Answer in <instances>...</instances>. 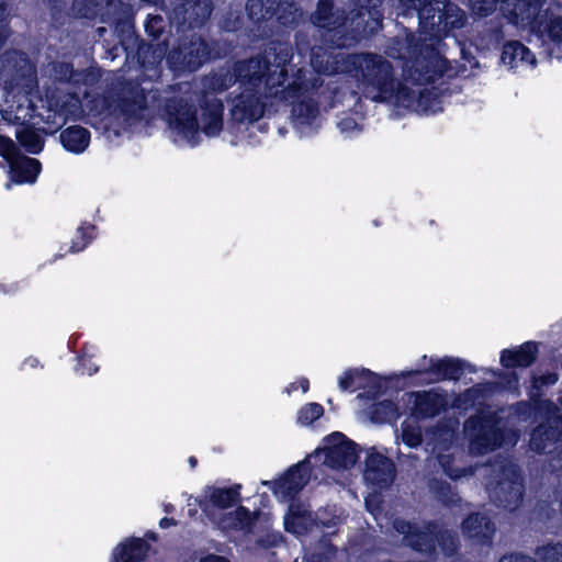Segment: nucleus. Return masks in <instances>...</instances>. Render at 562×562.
Returning a JSON list of instances; mask_svg holds the SVG:
<instances>
[{
  "label": "nucleus",
  "instance_id": "1",
  "mask_svg": "<svg viewBox=\"0 0 562 562\" xmlns=\"http://www.w3.org/2000/svg\"><path fill=\"white\" fill-rule=\"evenodd\" d=\"M270 55H273V71L267 78L268 95L292 106L293 119L302 125H311L319 113L318 103L306 97L312 90L318 89L323 80L306 78L303 67L291 65L293 47L289 42L274 40L270 42Z\"/></svg>",
  "mask_w": 562,
  "mask_h": 562
},
{
  "label": "nucleus",
  "instance_id": "2",
  "mask_svg": "<svg viewBox=\"0 0 562 562\" xmlns=\"http://www.w3.org/2000/svg\"><path fill=\"white\" fill-rule=\"evenodd\" d=\"M341 71L355 78L362 94L374 102L412 103L415 99V91L396 77L393 64L380 54H349L342 59Z\"/></svg>",
  "mask_w": 562,
  "mask_h": 562
},
{
  "label": "nucleus",
  "instance_id": "3",
  "mask_svg": "<svg viewBox=\"0 0 562 562\" xmlns=\"http://www.w3.org/2000/svg\"><path fill=\"white\" fill-rule=\"evenodd\" d=\"M270 43L263 54L239 60L234 65L235 81L241 91L231 99V119L235 123H255L265 115V99L268 95L267 78L272 75L273 55L269 54Z\"/></svg>",
  "mask_w": 562,
  "mask_h": 562
},
{
  "label": "nucleus",
  "instance_id": "4",
  "mask_svg": "<svg viewBox=\"0 0 562 562\" xmlns=\"http://www.w3.org/2000/svg\"><path fill=\"white\" fill-rule=\"evenodd\" d=\"M405 41L411 75L416 82L432 83L446 74L448 60L440 54L435 43H427L414 34H408Z\"/></svg>",
  "mask_w": 562,
  "mask_h": 562
},
{
  "label": "nucleus",
  "instance_id": "5",
  "mask_svg": "<svg viewBox=\"0 0 562 562\" xmlns=\"http://www.w3.org/2000/svg\"><path fill=\"white\" fill-rule=\"evenodd\" d=\"M501 417L488 406L477 408L476 413L464 420L463 431L470 448L479 454L494 451L504 442Z\"/></svg>",
  "mask_w": 562,
  "mask_h": 562
},
{
  "label": "nucleus",
  "instance_id": "6",
  "mask_svg": "<svg viewBox=\"0 0 562 562\" xmlns=\"http://www.w3.org/2000/svg\"><path fill=\"white\" fill-rule=\"evenodd\" d=\"M214 57L210 43L192 33L177 38L167 55V64L175 74L194 72Z\"/></svg>",
  "mask_w": 562,
  "mask_h": 562
},
{
  "label": "nucleus",
  "instance_id": "7",
  "mask_svg": "<svg viewBox=\"0 0 562 562\" xmlns=\"http://www.w3.org/2000/svg\"><path fill=\"white\" fill-rule=\"evenodd\" d=\"M383 0H351L347 14L342 11L341 29L360 40L376 34L383 25Z\"/></svg>",
  "mask_w": 562,
  "mask_h": 562
},
{
  "label": "nucleus",
  "instance_id": "8",
  "mask_svg": "<svg viewBox=\"0 0 562 562\" xmlns=\"http://www.w3.org/2000/svg\"><path fill=\"white\" fill-rule=\"evenodd\" d=\"M422 30L439 41L465 23L464 11L449 0H435L432 8L424 9Z\"/></svg>",
  "mask_w": 562,
  "mask_h": 562
},
{
  "label": "nucleus",
  "instance_id": "9",
  "mask_svg": "<svg viewBox=\"0 0 562 562\" xmlns=\"http://www.w3.org/2000/svg\"><path fill=\"white\" fill-rule=\"evenodd\" d=\"M525 484L520 470L515 464L503 465L498 480L490 495L494 504L507 512H515L522 503Z\"/></svg>",
  "mask_w": 562,
  "mask_h": 562
},
{
  "label": "nucleus",
  "instance_id": "10",
  "mask_svg": "<svg viewBox=\"0 0 562 562\" xmlns=\"http://www.w3.org/2000/svg\"><path fill=\"white\" fill-rule=\"evenodd\" d=\"M164 111L170 128L187 140L196 143L200 125L193 102L182 97H170L165 101Z\"/></svg>",
  "mask_w": 562,
  "mask_h": 562
},
{
  "label": "nucleus",
  "instance_id": "11",
  "mask_svg": "<svg viewBox=\"0 0 562 562\" xmlns=\"http://www.w3.org/2000/svg\"><path fill=\"white\" fill-rule=\"evenodd\" d=\"M394 379L397 380V376H382L370 369L350 368L339 376L338 385L344 392L366 390L368 397L375 400L390 387Z\"/></svg>",
  "mask_w": 562,
  "mask_h": 562
},
{
  "label": "nucleus",
  "instance_id": "12",
  "mask_svg": "<svg viewBox=\"0 0 562 562\" xmlns=\"http://www.w3.org/2000/svg\"><path fill=\"white\" fill-rule=\"evenodd\" d=\"M326 446L322 450L324 464L333 470H348L359 460V446L340 431L325 437Z\"/></svg>",
  "mask_w": 562,
  "mask_h": 562
},
{
  "label": "nucleus",
  "instance_id": "13",
  "mask_svg": "<svg viewBox=\"0 0 562 562\" xmlns=\"http://www.w3.org/2000/svg\"><path fill=\"white\" fill-rule=\"evenodd\" d=\"M108 12L102 23L113 29L119 44L127 50L137 40L132 5L122 0H108Z\"/></svg>",
  "mask_w": 562,
  "mask_h": 562
},
{
  "label": "nucleus",
  "instance_id": "14",
  "mask_svg": "<svg viewBox=\"0 0 562 562\" xmlns=\"http://www.w3.org/2000/svg\"><path fill=\"white\" fill-rule=\"evenodd\" d=\"M398 533L403 535L405 543L413 550L428 557L436 554V530L437 520H426L423 526L405 519H398L394 522Z\"/></svg>",
  "mask_w": 562,
  "mask_h": 562
},
{
  "label": "nucleus",
  "instance_id": "15",
  "mask_svg": "<svg viewBox=\"0 0 562 562\" xmlns=\"http://www.w3.org/2000/svg\"><path fill=\"white\" fill-rule=\"evenodd\" d=\"M311 463L308 459L299 461L274 481H263L276 496L293 501L308 484L311 480Z\"/></svg>",
  "mask_w": 562,
  "mask_h": 562
},
{
  "label": "nucleus",
  "instance_id": "16",
  "mask_svg": "<svg viewBox=\"0 0 562 562\" xmlns=\"http://www.w3.org/2000/svg\"><path fill=\"white\" fill-rule=\"evenodd\" d=\"M465 372L476 373L477 369L464 359L445 356L437 359L430 358L427 368L408 371L406 374L403 373V376L425 374L431 376L430 381L432 382L459 381Z\"/></svg>",
  "mask_w": 562,
  "mask_h": 562
},
{
  "label": "nucleus",
  "instance_id": "17",
  "mask_svg": "<svg viewBox=\"0 0 562 562\" xmlns=\"http://www.w3.org/2000/svg\"><path fill=\"white\" fill-rule=\"evenodd\" d=\"M396 468L394 462L374 448L364 462L363 479L375 491H385L394 482Z\"/></svg>",
  "mask_w": 562,
  "mask_h": 562
},
{
  "label": "nucleus",
  "instance_id": "18",
  "mask_svg": "<svg viewBox=\"0 0 562 562\" xmlns=\"http://www.w3.org/2000/svg\"><path fill=\"white\" fill-rule=\"evenodd\" d=\"M199 108L201 112L202 126L200 130L207 137H215L223 131L224 103L216 95L204 91L200 95Z\"/></svg>",
  "mask_w": 562,
  "mask_h": 562
},
{
  "label": "nucleus",
  "instance_id": "19",
  "mask_svg": "<svg viewBox=\"0 0 562 562\" xmlns=\"http://www.w3.org/2000/svg\"><path fill=\"white\" fill-rule=\"evenodd\" d=\"M120 112L128 117H136L147 109V92L138 81L124 80L116 93Z\"/></svg>",
  "mask_w": 562,
  "mask_h": 562
},
{
  "label": "nucleus",
  "instance_id": "20",
  "mask_svg": "<svg viewBox=\"0 0 562 562\" xmlns=\"http://www.w3.org/2000/svg\"><path fill=\"white\" fill-rule=\"evenodd\" d=\"M411 415L417 420L431 419L448 409L447 396L435 390L412 392Z\"/></svg>",
  "mask_w": 562,
  "mask_h": 562
},
{
  "label": "nucleus",
  "instance_id": "21",
  "mask_svg": "<svg viewBox=\"0 0 562 562\" xmlns=\"http://www.w3.org/2000/svg\"><path fill=\"white\" fill-rule=\"evenodd\" d=\"M562 440V417L554 416L537 425L530 434L529 447L539 454L548 450Z\"/></svg>",
  "mask_w": 562,
  "mask_h": 562
},
{
  "label": "nucleus",
  "instance_id": "22",
  "mask_svg": "<svg viewBox=\"0 0 562 562\" xmlns=\"http://www.w3.org/2000/svg\"><path fill=\"white\" fill-rule=\"evenodd\" d=\"M214 10L212 0H186L176 10L179 24L188 30L203 27Z\"/></svg>",
  "mask_w": 562,
  "mask_h": 562
},
{
  "label": "nucleus",
  "instance_id": "23",
  "mask_svg": "<svg viewBox=\"0 0 562 562\" xmlns=\"http://www.w3.org/2000/svg\"><path fill=\"white\" fill-rule=\"evenodd\" d=\"M530 32L542 43L562 45V15L546 9L541 16L536 18L529 25Z\"/></svg>",
  "mask_w": 562,
  "mask_h": 562
},
{
  "label": "nucleus",
  "instance_id": "24",
  "mask_svg": "<svg viewBox=\"0 0 562 562\" xmlns=\"http://www.w3.org/2000/svg\"><path fill=\"white\" fill-rule=\"evenodd\" d=\"M463 535L480 544H490L496 531L494 521L479 512L470 513L462 521Z\"/></svg>",
  "mask_w": 562,
  "mask_h": 562
},
{
  "label": "nucleus",
  "instance_id": "25",
  "mask_svg": "<svg viewBox=\"0 0 562 562\" xmlns=\"http://www.w3.org/2000/svg\"><path fill=\"white\" fill-rule=\"evenodd\" d=\"M539 353V344L533 340L522 342L516 348H506L501 351V364L505 369L529 368Z\"/></svg>",
  "mask_w": 562,
  "mask_h": 562
},
{
  "label": "nucleus",
  "instance_id": "26",
  "mask_svg": "<svg viewBox=\"0 0 562 562\" xmlns=\"http://www.w3.org/2000/svg\"><path fill=\"white\" fill-rule=\"evenodd\" d=\"M149 551L145 539L131 537L113 549L111 562H146Z\"/></svg>",
  "mask_w": 562,
  "mask_h": 562
},
{
  "label": "nucleus",
  "instance_id": "27",
  "mask_svg": "<svg viewBox=\"0 0 562 562\" xmlns=\"http://www.w3.org/2000/svg\"><path fill=\"white\" fill-rule=\"evenodd\" d=\"M311 22L329 32L338 31L344 25L342 12L335 11L334 0H318L316 10L311 14Z\"/></svg>",
  "mask_w": 562,
  "mask_h": 562
},
{
  "label": "nucleus",
  "instance_id": "28",
  "mask_svg": "<svg viewBox=\"0 0 562 562\" xmlns=\"http://www.w3.org/2000/svg\"><path fill=\"white\" fill-rule=\"evenodd\" d=\"M9 166L11 179L19 184L34 183L42 170V164L38 159L21 154Z\"/></svg>",
  "mask_w": 562,
  "mask_h": 562
},
{
  "label": "nucleus",
  "instance_id": "29",
  "mask_svg": "<svg viewBox=\"0 0 562 562\" xmlns=\"http://www.w3.org/2000/svg\"><path fill=\"white\" fill-rule=\"evenodd\" d=\"M91 133L81 125H70L59 133V142L65 150L79 155L82 154L90 144Z\"/></svg>",
  "mask_w": 562,
  "mask_h": 562
},
{
  "label": "nucleus",
  "instance_id": "30",
  "mask_svg": "<svg viewBox=\"0 0 562 562\" xmlns=\"http://www.w3.org/2000/svg\"><path fill=\"white\" fill-rule=\"evenodd\" d=\"M46 134L44 128H37L33 124L23 123L15 132L19 145L29 154L38 155L45 146Z\"/></svg>",
  "mask_w": 562,
  "mask_h": 562
},
{
  "label": "nucleus",
  "instance_id": "31",
  "mask_svg": "<svg viewBox=\"0 0 562 562\" xmlns=\"http://www.w3.org/2000/svg\"><path fill=\"white\" fill-rule=\"evenodd\" d=\"M273 7V20L282 26L294 29L299 25L302 18V10L299 4L293 0H270Z\"/></svg>",
  "mask_w": 562,
  "mask_h": 562
},
{
  "label": "nucleus",
  "instance_id": "32",
  "mask_svg": "<svg viewBox=\"0 0 562 562\" xmlns=\"http://www.w3.org/2000/svg\"><path fill=\"white\" fill-rule=\"evenodd\" d=\"M70 10L76 19L102 23L109 13L108 0H72Z\"/></svg>",
  "mask_w": 562,
  "mask_h": 562
},
{
  "label": "nucleus",
  "instance_id": "33",
  "mask_svg": "<svg viewBox=\"0 0 562 562\" xmlns=\"http://www.w3.org/2000/svg\"><path fill=\"white\" fill-rule=\"evenodd\" d=\"M240 484L228 487L210 486L206 502L218 509H227L241 502Z\"/></svg>",
  "mask_w": 562,
  "mask_h": 562
},
{
  "label": "nucleus",
  "instance_id": "34",
  "mask_svg": "<svg viewBox=\"0 0 562 562\" xmlns=\"http://www.w3.org/2000/svg\"><path fill=\"white\" fill-rule=\"evenodd\" d=\"M254 521L252 513L247 507L239 505L235 510L221 516L218 527L223 530H249Z\"/></svg>",
  "mask_w": 562,
  "mask_h": 562
},
{
  "label": "nucleus",
  "instance_id": "35",
  "mask_svg": "<svg viewBox=\"0 0 562 562\" xmlns=\"http://www.w3.org/2000/svg\"><path fill=\"white\" fill-rule=\"evenodd\" d=\"M429 492L445 507L452 508L461 504V497L450 483L442 479L431 477L427 483Z\"/></svg>",
  "mask_w": 562,
  "mask_h": 562
},
{
  "label": "nucleus",
  "instance_id": "36",
  "mask_svg": "<svg viewBox=\"0 0 562 562\" xmlns=\"http://www.w3.org/2000/svg\"><path fill=\"white\" fill-rule=\"evenodd\" d=\"M501 60L503 64L517 67L518 63H528L535 60L531 50L519 41L506 42L503 46Z\"/></svg>",
  "mask_w": 562,
  "mask_h": 562
},
{
  "label": "nucleus",
  "instance_id": "37",
  "mask_svg": "<svg viewBox=\"0 0 562 562\" xmlns=\"http://www.w3.org/2000/svg\"><path fill=\"white\" fill-rule=\"evenodd\" d=\"M370 419L376 424L396 422L401 417L398 404L393 400L374 402L369 409Z\"/></svg>",
  "mask_w": 562,
  "mask_h": 562
},
{
  "label": "nucleus",
  "instance_id": "38",
  "mask_svg": "<svg viewBox=\"0 0 562 562\" xmlns=\"http://www.w3.org/2000/svg\"><path fill=\"white\" fill-rule=\"evenodd\" d=\"M544 3L546 0H516L513 14L521 23L529 26L536 18L541 16L544 11L542 10Z\"/></svg>",
  "mask_w": 562,
  "mask_h": 562
},
{
  "label": "nucleus",
  "instance_id": "39",
  "mask_svg": "<svg viewBox=\"0 0 562 562\" xmlns=\"http://www.w3.org/2000/svg\"><path fill=\"white\" fill-rule=\"evenodd\" d=\"M270 0H247L246 2V13L248 19L258 26H261L262 23H267L273 20V9L271 7Z\"/></svg>",
  "mask_w": 562,
  "mask_h": 562
},
{
  "label": "nucleus",
  "instance_id": "40",
  "mask_svg": "<svg viewBox=\"0 0 562 562\" xmlns=\"http://www.w3.org/2000/svg\"><path fill=\"white\" fill-rule=\"evenodd\" d=\"M331 59H334V56L322 47L314 48L311 52V65L319 75H334L338 72L339 67Z\"/></svg>",
  "mask_w": 562,
  "mask_h": 562
},
{
  "label": "nucleus",
  "instance_id": "41",
  "mask_svg": "<svg viewBox=\"0 0 562 562\" xmlns=\"http://www.w3.org/2000/svg\"><path fill=\"white\" fill-rule=\"evenodd\" d=\"M439 547L445 557L451 558L458 553L460 548L459 538L449 529L443 528L439 522L436 530V548Z\"/></svg>",
  "mask_w": 562,
  "mask_h": 562
},
{
  "label": "nucleus",
  "instance_id": "42",
  "mask_svg": "<svg viewBox=\"0 0 562 562\" xmlns=\"http://www.w3.org/2000/svg\"><path fill=\"white\" fill-rule=\"evenodd\" d=\"M97 227L89 222H82L76 231L71 240L69 252H80L95 238Z\"/></svg>",
  "mask_w": 562,
  "mask_h": 562
},
{
  "label": "nucleus",
  "instance_id": "43",
  "mask_svg": "<svg viewBox=\"0 0 562 562\" xmlns=\"http://www.w3.org/2000/svg\"><path fill=\"white\" fill-rule=\"evenodd\" d=\"M403 15L416 14L419 26L422 27L424 19L422 13L424 9L432 8L435 0H398Z\"/></svg>",
  "mask_w": 562,
  "mask_h": 562
},
{
  "label": "nucleus",
  "instance_id": "44",
  "mask_svg": "<svg viewBox=\"0 0 562 562\" xmlns=\"http://www.w3.org/2000/svg\"><path fill=\"white\" fill-rule=\"evenodd\" d=\"M417 102V105L425 112H432L435 113L438 109H440L441 104V95L440 93L436 92L434 89H423L417 98L413 101Z\"/></svg>",
  "mask_w": 562,
  "mask_h": 562
},
{
  "label": "nucleus",
  "instance_id": "45",
  "mask_svg": "<svg viewBox=\"0 0 562 562\" xmlns=\"http://www.w3.org/2000/svg\"><path fill=\"white\" fill-rule=\"evenodd\" d=\"M479 396L480 391L475 386L469 387L453 397L451 407L465 413L475 405Z\"/></svg>",
  "mask_w": 562,
  "mask_h": 562
},
{
  "label": "nucleus",
  "instance_id": "46",
  "mask_svg": "<svg viewBox=\"0 0 562 562\" xmlns=\"http://www.w3.org/2000/svg\"><path fill=\"white\" fill-rule=\"evenodd\" d=\"M307 515L305 509H302L300 506H295L294 504L290 505L289 515L284 519L285 530L293 533L301 532L300 529L304 530L305 526L301 522Z\"/></svg>",
  "mask_w": 562,
  "mask_h": 562
},
{
  "label": "nucleus",
  "instance_id": "47",
  "mask_svg": "<svg viewBox=\"0 0 562 562\" xmlns=\"http://www.w3.org/2000/svg\"><path fill=\"white\" fill-rule=\"evenodd\" d=\"M540 562H562V543L549 542L536 549Z\"/></svg>",
  "mask_w": 562,
  "mask_h": 562
},
{
  "label": "nucleus",
  "instance_id": "48",
  "mask_svg": "<svg viewBox=\"0 0 562 562\" xmlns=\"http://www.w3.org/2000/svg\"><path fill=\"white\" fill-rule=\"evenodd\" d=\"M324 415V407L318 403H307L297 413V422L308 426Z\"/></svg>",
  "mask_w": 562,
  "mask_h": 562
},
{
  "label": "nucleus",
  "instance_id": "49",
  "mask_svg": "<svg viewBox=\"0 0 562 562\" xmlns=\"http://www.w3.org/2000/svg\"><path fill=\"white\" fill-rule=\"evenodd\" d=\"M167 23L165 19L159 15L149 14L145 22V32L153 41H160L166 33Z\"/></svg>",
  "mask_w": 562,
  "mask_h": 562
},
{
  "label": "nucleus",
  "instance_id": "50",
  "mask_svg": "<svg viewBox=\"0 0 562 562\" xmlns=\"http://www.w3.org/2000/svg\"><path fill=\"white\" fill-rule=\"evenodd\" d=\"M542 411H546V407L530 398L528 401H518L513 405L514 414L524 420L529 419Z\"/></svg>",
  "mask_w": 562,
  "mask_h": 562
},
{
  "label": "nucleus",
  "instance_id": "51",
  "mask_svg": "<svg viewBox=\"0 0 562 562\" xmlns=\"http://www.w3.org/2000/svg\"><path fill=\"white\" fill-rule=\"evenodd\" d=\"M236 82L233 71L232 74H213L206 78L205 86L212 91L223 92Z\"/></svg>",
  "mask_w": 562,
  "mask_h": 562
},
{
  "label": "nucleus",
  "instance_id": "52",
  "mask_svg": "<svg viewBox=\"0 0 562 562\" xmlns=\"http://www.w3.org/2000/svg\"><path fill=\"white\" fill-rule=\"evenodd\" d=\"M508 0H470L472 12L480 16L486 18L497 9L499 3H506Z\"/></svg>",
  "mask_w": 562,
  "mask_h": 562
},
{
  "label": "nucleus",
  "instance_id": "53",
  "mask_svg": "<svg viewBox=\"0 0 562 562\" xmlns=\"http://www.w3.org/2000/svg\"><path fill=\"white\" fill-rule=\"evenodd\" d=\"M438 461L443 473L451 480H459L469 473L465 468H456L453 465V457L450 454L439 456Z\"/></svg>",
  "mask_w": 562,
  "mask_h": 562
},
{
  "label": "nucleus",
  "instance_id": "54",
  "mask_svg": "<svg viewBox=\"0 0 562 562\" xmlns=\"http://www.w3.org/2000/svg\"><path fill=\"white\" fill-rule=\"evenodd\" d=\"M54 80L59 83H67L74 76V65L67 61H55L52 65Z\"/></svg>",
  "mask_w": 562,
  "mask_h": 562
},
{
  "label": "nucleus",
  "instance_id": "55",
  "mask_svg": "<svg viewBox=\"0 0 562 562\" xmlns=\"http://www.w3.org/2000/svg\"><path fill=\"white\" fill-rule=\"evenodd\" d=\"M543 389L537 381L531 378L530 386L528 387V397L533 402L546 407L547 412H550L555 408L553 402L551 400L543 398Z\"/></svg>",
  "mask_w": 562,
  "mask_h": 562
},
{
  "label": "nucleus",
  "instance_id": "56",
  "mask_svg": "<svg viewBox=\"0 0 562 562\" xmlns=\"http://www.w3.org/2000/svg\"><path fill=\"white\" fill-rule=\"evenodd\" d=\"M11 35L8 3L0 0V49L4 46Z\"/></svg>",
  "mask_w": 562,
  "mask_h": 562
},
{
  "label": "nucleus",
  "instance_id": "57",
  "mask_svg": "<svg viewBox=\"0 0 562 562\" xmlns=\"http://www.w3.org/2000/svg\"><path fill=\"white\" fill-rule=\"evenodd\" d=\"M85 355V352L77 353V364L75 366V372L80 375H93L99 371V366H97L92 359L86 357Z\"/></svg>",
  "mask_w": 562,
  "mask_h": 562
},
{
  "label": "nucleus",
  "instance_id": "58",
  "mask_svg": "<svg viewBox=\"0 0 562 562\" xmlns=\"http://www.w3.org/2000/svg\"><path fill=\"white\" fill-rule=\"evenodd\" d=\"M20 154L14 142L5 135H0V157L9 164Z\"/></svg>",
  "mask_w": 562,
  "mask_h": 562
},
{
  "label": "nucleus",
  "instance_id": "59",
  "mask_svg": "<svg viewBox=\"0 0 562 562\" xmlns=\"http://www.w3.org/2000/svg\"><path fill=\"white\" fill-rule=\"evenodd\" d=\"M284 542V537L280 531H270L257 539V544L263 549L280 547Z\"/></svg>",
  "mask_w": 562,
  "mask_h": 562
},
{
  "label": "nucleus",
  "instance_id": "60",
  "mask_svg": "<svg viewBox=\"0 0 562 562\" xmlns=\"http://www.w3.org/2000/svg\"><path fill=\"white\" fill-rule=\"evenodd\" d=\"M402 440L409 448H417L423 443V436L419 429L406 426L402 429Z\"/></svg>",
  "mask_w": 562,
  "mask_h": 562
},
{
  "label": "nucleus",
  "instance_id": "61",
  "mask_svg": "<svg viewBox=\"0 0 562 562\" xmlns=\"http://www.w3.org/2000/svg\"><path fill=\"white\" fill-rule=\"evenodd\" d=\"M295 46L300 55H305L308 50L312 52L315 47L311 46L308 36L303 32L295 33Z\"/></svg>",
  "mask_w": 562,
  "mask_h": 562
},
{
  "label": "nucleus",
  "instance_id": "62",
  "mask_svg": "<svg viewBox=\"0 0 562 562\" xmlns=\"http://www.w3.org/2000/svg\"><path fill=\"white\" fill-rule=\"evenodd\" d=\"M537 383H539L542 387H548L554 385L559 381V373L555 371L546 372L540 375L531 376Z\"/></svg>",
  "mask_w": 562,
  "mask_h": 562
},
{
  "label": "nucleus",
  "instance_id": "63",
  "mask_svg": "<svg viewBox=\"0 0 562 562\" xmlns=\"http://www.w3.org/2000/svg\"><path fill=\"white\" fill-rule=\"evenodd\" d=\"M498 562H537V560L532 557L520 552H514L509 554H505L501 558Z\"/></svg>",
  "mask_w": 562,
  "mask_h": 562
},
{
  "label": "nucleus",
  "instance_id": "64",
  "mask_svg": "<svg viewBox=\"0 0 562 562\" xmlns=\"http://www.w3.org/2000/svg\"><path fill=\"white\" fill-rule=\"evenodd\" d=\"M88 76H89L88 70L74 68V76L69 80L68 85H71L75 87L85 85V83H87Z\"/></svg>",
  "mask_w": 562,
  "mask_h": 562
}]
</instances>
